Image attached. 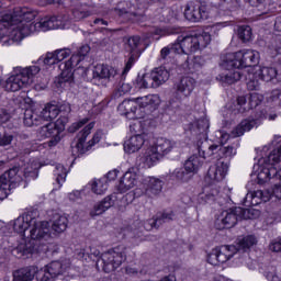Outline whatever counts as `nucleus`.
<instances>
[{"instance_id": "obj_9", "label": "nucleus", "mask_w": 281, "mask_h": 281, "mask_svg": "<svg viewBox=\"0 0 281 281\" xmlns=\"http://www.w3.org/2000/svg\"><path fill=\"white\" fill-rule=\"evenodd\" d=\"M251 210L243 207L223 211L215 221V227L216 229H232L238 221L251 218Z\"/></svg>"}, {"instance_id": "obj_62", "label": "nucleus", "mask_w": 281, "mask_h": 281, "mask_svg": "<svg viewBox=\"0 0 281 281\" xmlns=\"http://www.w3.org/2000/svg\"><path fill=\"white\" fill-rule=\"evenodd\" d=\"M162 16H165V21L167 23H170V21H172L175 19V16H177V14L175 13V11L172 9H165L162 11Z\"/></svg>"}, {"instance_id": "obj_21", "label": "nucleus", "mask_w": 281, "mask_h": 281, "mask_svg": "<svg viewBox=\"0 0 281 281\" xmlns=\"http://www.w3.org/2000/svg\"><path fill=\"white\" fill-rule=\"evenodd\" d=\"M196 87V80L192 77H182L178 83H176V95L178 100L182 98H190L192 91Z\"/></svg>"}, {"instance_id": "obj_6", "label": "nucleus", "mask_w": 281, "mask_h": 281, "mask_svg": "<svg viewBox=\"0 0 281 281\" xmlns=\"http://www.w3.org/2000/svg\"><path fill=\"white\" fill-rule=\"evenodd\" d=\"M218 154V146L209 145L207 140H199L195 146V151L192 156H190L184 166H187V170L194 172L199 171V168L205 164V159H216V155Z\"/></svg>"}, {"instance_id": "obj_55", "label": "nucleus", "mask_w": 281, "mask_h": 281, "mask_svg": "<svg viewBox=\"0 0 281 281\" xmlns=\"http://www.w3.org/2000/svg\"><path fill=\"white\" fill-rule=\"evenodd\" d=\"M250 41L251 37L234 36L231 41V45H233V47H243L245 43H249Z\"/></svg>"}, {"instance_id": "obj_12", "label": "nucleus", "mask_w": 281, "mask_h": 281, "mask_svg": "<svg viewBox=\"0 0 281 281\" xmlns=\"http://www.w3.org/2000/svg\"><path fill=\"white\" fill-rule=\"evenodd\" d=\"M23 172L19 167H13L0 177V201L8 199L10 190H14L23 181Z\"/></svg>"}, {"instance_id": "obj_42", "label": "nucleus", "mask_w": 281, "mask_h": 281, "mask_svg": "<svg viewBox=\"0 0 281 281\" xmlns=\"http://www.w3.org/2000/svg\"><path fill=\"white\" fill-rule=\"evenodd\" d=\"M256 243H258V239H256V236H252V235L245 236L238 240L237 249L238 251H240V249H243V251H247V249H251V247H254Z\"/></svg>"}, {"instance_id": "obj_49", "label": "nucleus", "mask_w": 281, "mask_h": 281, "mask_svg": "<svg viewBox=\"0 0 281 281\" xmlns=\"http://www.w3.org/2000/svg\"><path fill=\"white\" fill-rule=\"evenodd\" d=\"M131 89H132L131 83L121 81L115 89L114 97L122 98V95H126V93H130Z\"/></svg>"}, {"instance_id": "obj_5", "label": "nucleus", "mask_w": 281, "mask_h": 281, "mask_svg": "<svg viewBox=\"0 0 281 281\" xmlns=\"http://www.w3.org/2000/svg\"><path fill=\"white\" fill-rule=\"evenodd\" d=\"M223 69H243L245 67H256L260 63V53L254 49L227 53L221 57Z\"/></svg>"}, {"instance_id": "obj_41", "label": "nucleus", "mask_w": 281, "mask_h": 281, "mask_svg": "<svg viewBox=\"0 0 281 281\" xmlns=\"http://www.w3.org/2000/svg\"><path fill=\"white\" fill-rule=\"evenodd\" d=\"M34 268H22L13 272V281H32L34 280Z\"/></svg>"}, {"instance_id": "obj_1", "label": "nucleus", "mask_w": 281, "mask_h": 281, "mask_svg": "<svg viewBox=\"0 0 281 281\" xmlns=\"http://www.w3.org/2000/svg\"><path fill=\"white\" fill-rule=\"evenodd\" d=\"M71 113V105L68 102H64L59 105L56 104H46L44 109L40 112H36L32 109H27L24 112V125L32 127L38 126L43 121L52 122V120H56L59 116V124L65 126L69 122V114Z\"/></svg>"}, {"instance_id": "obj_39", "label": "nucleus", "mask_w": 281, "mask_h": 281, "mask_svg": "<svg viewBox=\"0 0 281 281\" xmlns=\"http://www.w3.org/2000/svg\"><path fill=\"white\" fill-rule=\"evenodd\" d=\"M148 37L132 36L127 40V45L132 52H144L148 47Z\"/></svg>"}, {"instance_id": "obj_11", "label": "nucleus", "mask_w": 281, "mask_h": 281, "mask_svg": "<svg viewBox=\"0 0 281 281\" xmlns=\"http://www.w3.org/2000/svg\"><path fill=\"white\" fill-rule=\"evenodd\" d=\"M70 267L71 262H69V260H65L63 262L53 261L40 270L35 267H29V269H35L34 276L37 281H49L54 280V278H58V276L67 273Z\"/></svg>"}, {"instance_id": "obj_33", "label": "nucleus", "mask_w": 281, "mask_h": 281, "mask_svg": "<svg viewBox=\"0 0 281 281\" xmlns=\"http://www.w3.org/2000/svg\"><path fill=\"white\" fill-rule=\"evenodd\" d=\"M159 159H161L160 155L151 146L139 158V166H142V168H153Z\"/></svg>"}, {"instance_id": "obj_60", "label": "nucleus", "mask_w": 281, "mask_h": 281, "mask_svg": "<svg viewBox=\"0 0 281 281\" xmlns=\"http://www.w3.org/2000/svg\"><path fill=\"white\" fill-rule=\"evenodd\" d=\"M210 128V121L207 119H200L198 120V130L200 133H207Z\"/></svg>"}, {"instance_id": "obj_54", "label": "nucleus", "mask_w": 281, "mask_h": 281, "mask_svg": "<svg viewBox=\"0 0 281 281\" xmlns=\"http://www.w3.org/2000/svg\"><path fill=\"white\" fill-rule=\"evenodd\" d=\"M258 76L254 75V72H248V82L247 87L250 91H256L258 89L259 83H258Z\"/></svg>"}, {"instance_id": "obj_45", "label": "nucleus", "mask_w": 281, "mask_h": 281, "mask_svg": "<svg viewBox=\"0 0 281 281\" xmlns=\"http://www.w3.org/2000/svg\"><path fill=\"white\" fill-rule=\"evenodd\" d=\"M169 221H175V212H165L156 220L153 221L151 227H159L162 223H169Z\"/></svg>"}, {"instance_id": "obj_46", "label": "nucleus", "mask_w": 281, "mask_h": 281, "mask_svg": "<svg viewBox=\"0 0 281 281\" xmlns=\"http://www.w3.org/2000/svg\"><path fill=\"white\" fill-rule=\"evenodd\" d=\"M262 100H265L262 94L256 92L250 93L248 98L249 109H256V106H260V104H262Z\"/></svg>"}, {"instance_id": "obj_15", "label": "nucleus", "mask_w": 281, "mask_h": 281, "mask_svg": "<svg viewBox=\"0 0 281 281\" xmlns=\"http://www.w3.org/2000/svg\"><path fill=\"white\" fill-rule=\"evenodd\" d=\"M237 254L238 248L234 245L220 246L209 254L207 262L213 267H218V265H225V262L232 260Z\"/></svg>"}, {"instance_id": "obj_52", "label": "nucleus", "mask_w": 281, "mask_h": 281, "mask_svg": "<svg viewBox=\"0 0 281 281\" xmlns=\"http://www.w3.org/2000/svg\"><path fill=\"white\" fill-rule=\"evenodd\" d=\"M171 52H177L179 54V48H177L176 44L165 46L160 50V60H167L168 56H170Z\"/></svg>"}, {"instance_id": "obj_51", "label": "nucleus", "mask_w": 281, "mask_h": 281, "mask_svg": "<svg viewBox=\"0 0 281 281\" xmlns=\"http://www.w3.org/2000/svg\"><path fill=\"white\" fill-rule=\"evenodd\" d=\"M244 205L246 207H251L259 205L258 198L256 196V191L248 192L244 199Z\"/></svg>"}, {"instance_id": "obj_30", "label": "nucleus", "mask_w": 281, "mask_h": 281, "mask_svg": "<svg viewBox=\"0 0 281 281\" xmlns=\"http://www.w3.org/2000/svg\"><path fill=\"white\" fill-rule=\"evenodd\" d=\"M136 102L140 109H148V111H157L161 104V99L158 94H148L145 97L136 98Z\"/></svg>"}, {"instance_id": "obj_25", "label": "nucleus", "mask_w": 281, "mask_h": 281, "mask_svg": "<svg viewBox=\"0 0 281 281\" xmlns=\"http://www.w3.org/2000/svg\"><path fill=\"white\" fill-rule=\"evenodd\" d=\"M149 34L155 36H168L170 34H181L182 36H192L184 27L179 26H154L149 30Z\"/></svg>"}, {"instance_id": "obj_4", "label": "nucleus", "mask_w": 281, "mask_h": 281, "mask_svg": "<svg viewBox=\"0 0 281 281\" xmlns=\"http://www.w3.org/2000/svg\"><path fill=\"white\" fill-rule=\"evenodd\" d=\"M38 16V12L27 7H19L13 10V13H4L0 16V23L4 27H12L13 36H21L22 27H30L31 21Z\"/></svg>"}, {"instance_id": "obj_57", "label": "nucleus", "mask_w": 281, "mask_h": 281, "mask_svg": "<svg viewBox=\"0 0 281 281\" xmlns=\"http://www.w3.org/2000/svg\"><path fill=\"white\" fill-rule=\"evenodd\" d=\"M248 2L252 8H258L261 14H269V10H265V0H248Z\"/></svg>"}, {"instance_id": "obj_43", "label": "nucleus", "mask_w": 281, "mask_h": 281, "mask_svg": "<svg viewBox=\"0 0 281 281\" xmlns=\"http://www.w3.org/2000/svg\"><path fill=\"white\" fill-rule=\"evenodd\" d=\"M91 190L94 194H104L109 190L106 178L97 179L92 182Z\"/></svg>"}, {"instance_id": "obj_22", "label": "nucleus", "mask_w": 281, "mask_h": 281, "mask_svg": "<svg viewBox=\"0 0 281 281\" xmlns=\"http://www.w3.org/2000/svg\"><path fill=\"white\" fill-rule=\"evenodd\" d=\"M142 186L148 196H157L164 190V181L155 177L143 178Z\"/></svg>"}, {"instance_id": "obj_17", "label": "nucleus", "mask_w": 281, "mask_h": 281, "mask_svg": "<svg viewBox=\"0 0 281 281\" xmlns=\"http://www.w3.org/2000/svg\"><path fill=\"white\" fill-rule=\"evenodd\" d=\"M60 27V21L58 18H43L40 22L31 24L30 26H24L21 29V36H30L34 32H47L48 30H58Z\"/></svg>"}, {"instance_id": "obj_59", "label": "nucleus", "mask_w": 281, "mask_h": 281, "mask_svg": "<svg viewBox=\"0 0 281 281\" xmlns=\"http://www.w3.org/2000/svg\"><path fill=\"white\" fill-rule=\"evenodd\" d=\"M229 12H236L240 8V0H224Z\"/></svg>"}, {"instance_id": "obj_16", "label": "nucleus", "mask_w": 281, "mask_h": 281, "mask_svg": "<svg viewBox=\"0 0 281 281\" xmlns=\"http://www.w3.org/2000/svg\"><path fill=\"white\" fill-rule=\"evenodd\" d=\"M93 126H95L94 122L89 123L79 134L78 142L75 145V150L79 153V155H85V153H89L95 144L100 143V134H94L92 139L87 143V137L91 135V131H93Z\"/></svg>"}, {"instance_id": "obj_36", "label": "nucleus", "mask_w": 281, "mask_h": 281, "mask_svg": "<svg viewBox=\"0 0 281 281\" xmlns=\"http://www.w3.org/2000/svg\"><path fill=\"white\" fill-rule=\"evenodd\" d=\"M254 126H256V120H244L232 131V137H243Z\"/></svg>"}, {"instance_id": "obj_64", "label": "nucleus", "mask_w": 281, "mask_h": 281, "mask_svg": "<svg viewBox=\"0 0 281 281\" xmlns=\"http://www.w3.org/2000/svg\"><path fill=\"white\" fill-rule=\"evenodd\" d=\"M270 47L276 50L277 54H281V37L274 38Z\"/></svg>"}, {"instance_id": "obj_28", "label": "nucleus", "mask_w": 281, "mask_h": 281, "mask_svg": "<svg viewBox=\"0 0 281 281\" xmlns=\"http://www.w3.org/2000/svg\"><path fill=\"white\" fill-rule=\"evenodd\" d=\"M146 137H148L146 134H136L131 136L125 143H124V150L125 153H137L146 144Z\"/></svg>"}, {"instance_id": "obj_47", "label": "nucleus", "mask_w": 281, "mask_h": 281, "mask_svg": "<svg viewBox=\"0 0 281 281\" xmlns=\"http://www.w3.org/2000/svg\"><path fill=\"white\" fill-rule=\"evenodd\" d=\"M271 196H273L272 190H266V191L257 190L256 191V198H257L259 205L261 204V202L267 203L268 201H271Z\"/></svg>"}, {"instance_id": "obj_32", "label": "nucleus", "mask_w": 281, "mask_h": 281, "mask_svg": "<svg viewBox=\"0 0 281 281\" xmlns=\"http://www.w3.org/2000/svg\"><path fill=\"white\" fill-rule=\"evenodd\" d=\"M68 56H71V50L69 48L57 49L54 53H47L44 58V65H56L57 63H61Z\"/></svg>"}, {"instance_id": "obj_40", "label": "nucleus", "mask_w": 281, "mask_h": 281, "mask_svg": "<svg viewBox=\"0 0 281 281\" xmlns=\"http://www.w3.org/2000/svg\"><path fill=\"white\" fill-rule=\"evenodd\" d=\"M67 225H69L67 216L57 214L54 216L52 229L56 234H63L67 229Z\"/></svg>"}, {"instance_id": "obj_26", "label": "nucleus", "mask_w": 281, "mask_h": 281, "mask_svg": "<svg viewBox=\"0 0 281 281\" xmlns=\"http://www.w3.org/2000/svg\"><path fill=\"white\" fill-rule=\"evenodd\" d=\"M218 188L214 184H210L203 188V192L198 195V203L200 205H205V203H214V201H218Z\"/></svg>"}, {"instance_id": "obj_13", "label": "nucleus", "mask_w": 281, "mask_h": 281, "mask_svg": "<svg viewBox=\"0 0 281 281\" xmlns=\"http://www.w3.org/2000/svg\"><path fill=\"white\" fill-rule=\"evenodd\" d=\"M170 72L165 67L154 68L151 74H145L139 79L138 85L142 89H157L168 82Z\"/></svg>"}, {"instance_id": "obj_58", "label": "nucleus", "mask_w": 281, "mask_h": 281, "mask_svg": "<svg viewBox=\"0 0 281 281\" xmlns=\"http://www.w3.org/2000/svg\"><path fill=\"white\" fill-rule=\"evenodd\" d=\"M14 142V135L4 133L0 135V146L5 147L10 146Z\"/></svg>"}, {"instance_id": "obj_34", "label": "nucleus", "mask_w": 281, "mask_h": 281, "mask_svg": "<svg viewBox=\"0 0 281 281\" xmlns=\"http://www.w3.org/2000/svg\"><path fill=\"white\" fill-rule=\"evenodd\" d=\"M110 207H113V196L108 195L101 202L94 204L93 209L90 211V216H92V218L94 216H100Z\"/></svg>"}, {"instance_id": "obj_20", "label": "nucleus", "mask_w": 281, "mask_h": 281, "mask_svg": "<svg viewBox=\"0 0 281 281\" xmlns=\"http://www.w3.org/2000/svg\"><path fill=\"white\" fill-rule=\"evenodd\" d=\"M184 16L187 21H191L192 23L205 21L210 16V13L207 12V5L190 2L186 7Z\"/></svg>"}, {"instance_id": "obj_8", "label": "nucleus", "mask_w": 281, "mask_h": 281, "mask_svg": "<svg viewBox=\"0 0 281 281\" xmlns=\"http://www.w3.org/2000/svg\"><path fill=\"white\" fill-rule=\"evenodd\" d=\"M126 261V251L122 247L112 248L101 254L100 259L97 260V269L104 271V273H113L116 269L122 267Z\"/></svg>"}, {"instance_id": "obj_61", "label": "nucleus", "mask_w": 281, "mask_h": 281, "mask_svg": "<svg viewBox=\"0 0 281 281\" xmlns=\"http://www.w3.org/2000/svg\"><path fill=\"white\" fill-rule=\"evenodd\" d=\"M72 16L76 21H82V19H87V16H89V11H82L79 9H75L72 11Z\"/></svg>"}, {"instance_id": "obj_53", "label": "nucleus", "mask_w": 281, "mask_h": 281, "mask_svg": "<svg viewBox=\"0 0 281 281\" xmlns=\"http://www.w3.org/2000/svg\"><path fill=\"white\" fill-rule=\"evenodd\" d=\"M217 146V153H221V155H223V157H228L229 159H232V157H234L236 155V148L234 146H227V147H222L220 145H215Z\"/></svg>"}, {"instance_id": "obj_23", "label": "nucleus", "mask_w": 281, "mask_h": 281, "mask_svg": "<svg viewBox=\"0 0 281 281\" xmlns=\"http://www.w3.org/2000/svg\"><path fill=\"white\" fill-rule=\"evenodd\" d=\"M80 63H82V57H80L79 55H76V54L71 55L69 60H67L64 64V68L61 71V77L59 79V82H69V80H71V78H74V69H76V67L79 66Z\"/></svg>"}, {"instance_id": "obj_35", "label": "nucleus", "mask_w": 281, "mask_h": 281, "mask_svg": "<svg viewBox=\"0 0 281 281\" xmlns=\"http://www.w3.org/2000/svg\"><path fill=\"white\" fill-rule=\"evenodd\" d=\"M254 76H258V79L265 82H271L273 78L278 77V69L267 66L259 67V69L254 72Z\"/></svg>"}, {"instance_id": "obj_29", "label": "nucleus", "mask_w": 281, "mask_h": 281, "mask_svg": "<svg viewBox=\"0 0 281 281\" xmlns=\"http://www.w3.org/2000/svg\"><path fill=\"white\" fill-rule=\"evenodd\" d=\"M151 147L155 149V151L161 158V157L168 155L169 153H172V150H175V148H177V142L168 139V138H158L156 140V144Z\"/></svg>"}, {"instance_id": "obj_50", "label": "nucleus", "mask_w": 281, "mask_h": 281, "mask_svg": "<svg viewBox=\"0 0 281 281\" xmlns=\"http://www.w3.org/2000/svg\"><path fill=\"white\" fill-rule=\"evenodd\" d=\"M234 32L237 36H252L254 34L251 26L247 24L235 26Z\"/></svg>"}, {"instance_id": "obj_19", "label": "nucleus", "mask_w": 281, "mask_h": 281, "mask_svg": "<svg viewBox=\"0 0 281 281\" xmlns=\"http://www.w3.org/2000/svg\"><path fill=\"white\" fill-rule=\"evenodd\" d=\"M143 179L144 177L139 175V170L135 167H132L121 178L117 190L121 192V194H124V192H128V190L135 188L139 181L142 183Z\"/></svg>"}, {"instance_id": "obj_44", "label": "nucleus", "mask_w": 281, "mask_h": 281, "mask_svg": "<svg viewBox=\"0 0 281 281\" xmlns=\"http://www.w3.org/2000/svg\"><path fill=\"white\" fill-rule=\"evenodd\" d=\"M41 137L44 138H49L53 137V135H57V133H60V131H58V128H56V124L55 123H47L46 125L42 126L38 131Z\"/></svg>"}, {"instance_id": "obj_2", "label": "nucleus", "mask_w": 281, "mask_h": 281, "mask_svg": "<svg viewBox=\"0 0 281 281\" xmlns=\"http://www.w3.org/2000/svg\"><path fill=\"white\" fill-rule=\"evenodd\" d=\"M35 216H38V212L30 211L20 215L13 223L14 232L21 234L23 237L20 244L12 250V254L16 256V258H23V256H27V254H34L35 245L34 241L27 240V229L32 227Z\"/></svg>"}, {"instance_id": "obj_7", "label": "nucleus", "mask_w": 281, "mask_h": 281, "mask_svg": "<svg viewBox=\"0 0 281 281\" xmlns=\"http://www.w3.org/2000/svg\"><path fill=\"white\" fill-rule=\"evenodd\" d=\"M40 71L38 66L15 67L13 74L7 79L5 90L15 92L25 89Z\"/></svg>"}, {"instance_id": "obj_10", "label": "nucleus", "mask_w": 281, "mask_h": 281, "mask_svg": "<svg viewBox=\"0 0 281 281\" xmlns=\"http://www.w3.org/2000/svg\"><path fill=\"white\" fill-rule=\"evenodd\" d=\"M135 64V58L131 56L125 64V67L122 71V75L117 72V69L109 66V65H97L92 70L93 80H109L110 82L113 80H117V78L124 79L126 78V74L131 71L133 65Z\"/></svg>"}, {"instance_id": "obj_38", "label": "nucleus", "mask_w": 281, "mask_h": 281, "mask_svg": "<svg viewBox=\"0 0 281 281\" xmlns=\"http://www.w3.org/2000/svg\"><path fill=\"white\" fill-rule=\"evenodd\" d=\"M77 258L79 260H100V251L95 247L83 248L77 250Z\"/></svg>"}, {"instance_id": "obj_37", "label": "nucleus", "mask_w": 281, "mask_h": 281, "mask_svg": "<svg viewBox=\"0 0 281 281\" xmlns=\"http://www.w3.org/2000/svg\"><path fill=\"white\" fill-rule=\"evenodd\" d=\"M194 173L188 169L184 165L183 167L176 168L171 175L172 179L179 181V183H188Z\"/></svg>"}, {"instance_id": "obj_24", "label": "nucleus", "mask_w": 281, "mask_h": 281, "mask_svg": "<svg viewBox=\"0 0 281 281\" xmlns=\"http://www.w3.org/2000/svg\"><path fill=\"white\" fill-rule=\"evenodd\" d=\"M228 170H229V164L223 160H220L215 166H211L209 168L207 179L215 182L223 181Z\"/></svg>"}, {"instance_id": "obj_3", "label": "nucleus", "mask_w": 281, "mask_h": 281, "mask_svg": "<svg viewBox=\"0 0 281 281\" xmlns=\"http://www.w3.org/2000/svg\"><path fill=\"white\" fill-rule=\"evenodd\" d=\"M272 144L274 148L268 155L262 156L259 162L254 166V172L259 186L267 183L271 177L278 175V169L273 165L281 161V139L279 142L274 140Z\"/></svg>"}, {"instance_id": "obj_27", "label": "nucleus", "mask_w": 281, "mask_h": 281, "mask_svg": "<svg viewBox=\"0 0 281 281\" xmlns=\"http://www.w3.org/2000/svg\"><path fill=\"white\" fill-rule=\"evenodd\" d=\"M225 72L220 74L216 77V80L222 82V85H234V82H238L243 78V71L238 68H224Z\"/></svg>"}, {"instance_id": "obj_48", "label": "nucleus", "mask_w": 281, "mask_h": 281, "mask_svg": "<svg viewBox=\"0 0 281 281\" xmlns=\"http://www.w3.org/2000/svg\"><path fill=\"white\" fill-rule=\"evenodd\" d=\"M55 176H57L56 181L59 186L65 183V179H67V169L63 165H57L55 169Z\"/></svg>"}, {"instance_id": "obj_31", "label": "nucleus", "mask_w": 281, "mask_h": 281, "mask_svg": "<svg viewBox=\"0 0 281 281\" xmlns=\"http://www.w3.org/2000/svg\"><path fill=\"white\" fill-rule=\"evenodd\" d=\"M137 99L135 100H124L117 106V111L121 115H124L127 120H135V112L137 111Z\"/></svg>"}, {"instance_id": "obj_14", "label": "nucleus", "mask_w": 281, "mask_h": 281, "mask_svg": "<svg viewBox=\"0 0 281 281\" xmlns=\"http://www.w3.org/2000/svg\"><path fill=\"white\" fill-rule=\"evenodd\" d=\"M210 36H184L176 44L177 49L182 54H194L199 49H205L210 45Z\"/></svg>"}, {"instance_id": "obj_18", "label": "nucleus", "mask_w": 281, "mask_h": 281, "mask_svg": "<svg viewBox=\"0 0 281 281\" xmlns=\"http://www.w3.org/2000/svg\"><path fill=\"white\" fill-rule=\"evenodd\" d=\"M47 238H49V223L38 220V215L33 217L26 240L34 243V240H47Z\"/></svg>"}, {"instance_id": "obj_63", "label": "nucleus", "mask_w": 281, "mask_h": 281, "mask_svg": "<svg viewBox=\"0 0 281 281\" xmlns=\"http://www.w3.org/2000/svg\"><path fill=\"white\" fill-rule=\"evenodd\" d=\"M267 280L270 281H281V278L278 276V268H272L267 274Z\"/></svg>"}, {"instance_id": "obj_56", "label": "nucleus", "mask_w": 281, "mask_h": 281, "mask_svg": "<svg viewBox=\"0 0 281 281\" xmlns=\"http://www.w3.org/2000/svg\"><path fill=\"white\" fill-rule=\"evenodd\" d=\"M21 41H23V37L0 36V43H2V45H5L7 47L10 45H14V43H21Z\"/></svg>"}]
</instances>
